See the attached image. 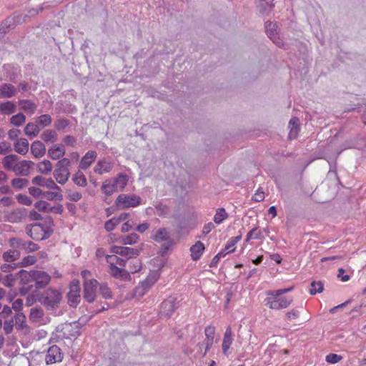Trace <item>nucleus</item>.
Returning <instances> with one entry per match:
<instances>
[{"mask_svg": "<svg viewBox=\"0 0 366 366\" xmlns=\"http://www.w3.org/2000/svg\"><path fill=\"white\" fill-rule=\"evenodd\" d=\"M139 237L136 233H132L127 236H122L119 238V242L122 244H134L139 240Z\"/></svg>", "mask_w": 366, "mask_h": 366, "instance_id": "nucleus-38", "label": "nucleus"}, {"mask_svg": "<svg viewBox=\"0 0 366 366\" xmlns=\"http://www.w3.org/2000/svg\"><path fill=\"white\" fill-rule=\"evenodd\" d=\"M227 217L228 214L227 213L226 210L222 207L218 208L214 217V222L219 224H221L224 219H227Z\"/></svg>", "mask_w": 366, "mask_h": 366, "instance_id": "nucleus-41", "label": "nucleus"}, {"mask_svg": "<svg viewBox=\"0 0 366 366\" xmlns=\"http://www.w3.org/2000/svg\"><path fill=\"white\" fill-rule=\"evenodd\" d=\"M27 216V209L17 208L5 214V220L10 223L21 222Z\"/></svg>", "mask_w": 366, "mask_h": 366, "instance_id": "nucleus-11", "label": "nucleus"}, {"mask_svg": "<svg viewBox=\"0 0 366 366\" xmlns=\"http://www.w3.org/2000/svg\"><path fill=\"white\" fill-rule=\"evenodd\" d=\"M34 275L35 276L33 285L36 292L38 290L44 288L51 281V277L46 272L36 270V273Z\"/></svg>", "mask_w": 366, "mask_h": 366, "instance_id": "nucleus-9", "label": "nucleus"}, {"mask_svg": "<svg viewBox=\"0 0 366 366\" xmlns=\"http://www.w3.org/2000/svg\"><path fill=\"white\" fill-rule=\"evenodd\" d=\"M81 324L79 322H65L58 327L57 331H61L64 338L77 337L81 335Z\"/></svg>", "mask_w": 366, "mask_h": 366, "instance_id": "nucleus-2", "label": "nucleus"}, {"mask_svg": "<svg viewBox=\"0 0 366 366\" xmlns=\"http://www.w3.org/2000/svg\"><path fill=\"white\" fill-rule=\"evenodd\" d=\"M11 184L15 189H21L27 187L29 180L24 178H15L11 180Z\"/></svg>", "mask_w": 366, "mask_h": 366, "instance_id": "nucleus-46", "label": "nucleus"}, {"mask_svg": "<svg viewBox=\"0 0 366 366\" xmlns=\"http://www.w3.org/2000/svg\"><path fill=\"white\" fill-rule=\"evenodd\" d=\"M16 197L17 201L20 204H24V205L29 206L32 204V202H33L32 199L29 197H28L25 194H19L16 195Z\"/></svg>", "mask_w": 366, "mask_h": 366, "instance_id": "nucleus-55", "label": "nucleus"}, {"mask_svg": "<svg viewBox=\"0 0 366 366\" xmlns=\"http://www.w3.org/2000/svg\"><path fill=\"white\" fill-rule=\"evenodd\" d=\"M159 278V274L158 272L154 271L149 273L147 277L136 288V294L139 296H143L154 285Z\"/></svg>", "mask_w": 366, "mask_h": 366, "instance_id": "nucleus-6", "label": "nucleus"}, {"mask_svg": "<svg viewBox=\"0 0 366 366\" xmlns=\"http://www.w3.org/2000/svg\"><path fill=\"white\" fill-rule=\"evenodd\" d=\"M54 230L49 226L43 225V232L41 233V240L47 239L53 234Z\"/></svg>", "mask_w": 366, "mask_h": 366, "instance_id": "nucleus-63", "label": "nucleus"}, {"mask_svg": "<svg viewBox=\"0 0 366 366\" xmlns=\"http://www.w3.org/2000/svg\"><path fill=\"white\" fill-rule=\"evenodd\" d=\"M65 154V149L63 145L61 146H57L54 145L52 147L49 149L48 150V155L52 159H59L61 157H62Z\"/></svg>", "mask_w": 366, "mask_h": 366, "instance_id": "nucleus-28", "label": "nucleus"}, {"mask_svg": "<svg viewBox=\"0 0 366 366\" xmlns=\"http://www.w3.org/2000/svg\"><path fill=\"white\" fill-rule=\"evenodd\" d=\"M36 270H31L29 272L21 269L16 274V277L20 278V283L23 285H34V276Z\"/></svg>", "mask_w": 366, "mask_h": 366, "instance_id": "nucleus-16", "label": "nucleus"}, {"mask_svg": "<svg viewBox=\"0 0 366 366\" xmlns=\"http://www.w3.org/2000/svg\"><path fill=\"white\" fill-rule=\"evenodd\" d=\"M141 198L135 194H119L116 200V204L122 209L135 207L140 204Z\"/></svg>", "mask_w": 366, "mask_h": 366, "instance_id": "nucleus-3", "label": "nucleus"}, {"mask_svg": "<svg viewBox=\"0 0 366 366\" xmlns=\"http://www.w3.org/2000/svg\"><path fill=\"white\" fill-rule=\"evenodd\" d=\"M14 320L16 329L17 330H21L24 332V334H27L29 332V327L26 322V316L23 313H16Z\"/></svg>", "mask_w": 366, "mask_h": 366, "instance_id": "nucleus-20", "label": "nucleus"}, {"mask_svg": "<svg viewBox=\"0 0 366 366\" xmlns=\"http://www.w3.org/2000/svg\"><path fill=\"white\" fill-rule=\"evenodd\" d=\"M68 299L69 305L71 307H76L77 304L79 303L81 296L79 292H76V290H74V289H71L70 291L68 293Z\"/></svg>", "mask_w": 366, "mask_h": 366, "instance_id": "nucleus-37", "label": "nucleus"}, {"mask_svg": "<svg viewBox=\"0 0 366 366\" xmlns=\"http://www.w3.org/2000/svg\"><path fill=\"white\" fill-rule=\"evenodd\" d=\"M34 207L39 212H51L61 214L64 212V207L61 204H58L57 206L54 207H50L49 203L44 200L36 202L34 204Z\"/></svg>", "mask_w": 366, "mask_h": 366, "instance_id": "nucleus-10", "label": "nucleus"}, {"mask_svg": "<svg viewBox=\"0 0 366 366\" xmlns=\"http://www.w3.org/2000/svg\"><path fill=\"white\" fill-rule=\"evenodd\" d=\"M61 300V294L57 290L51 288L38 295V300L44 306L51 309L57 307Z\"/></svg>", "mask_w": 366, "mask_h": 366, "instance_id": "nucleus-1", "label": "nucleus"}, {"mask_svg": "<svg viewBox=\"0 0 366 366\" xmlns=\"http://www.w3.org/2000/svg\"><path fill=\"white\" fill-rule=\"evenodd\" d=\"M178 307L179 303L177 302L176 299L174 297H169L162 302L160 306V314L162 316L169 318Z\"/></svg>", "mask_w": 366, "mask_h": 366, "instance_id": "nucleus-7", "label": "nucleus"}, {"mask_svg": "<svg viewBox=\"0 0 366 366\" xmlns=\"http://www.w3.org/2000/svg\"><path fill=\"white\" fill-rule=\"evenodd\" d=\"M20 255L21 254L19 249H14L4 252L2 258L6 262H13L14 261L19 259Z\"/></svg>", "mask_w": 366, "mask_h": 366, "instance_id": "nucleus-31", "label": "nucleus"}, {"mask_svg": "<svg viewBox=\"0 0 366 366\" xmlns=\"http://www.w3.org/2000/svg\"><path fill=\"white\" fill-rule=\"evenodd\" d=\"M74 182L80 187H86V178L85 175L80 171H78L73 177Z\"/></svg>", "mask_w": 366, "mask_h": 366, "instance_id": "nucleus-43", "label": "nucleus"}, {"mask_svg": "<svg viewBox=\"0 0 366 366\" xmlns=\"http://www.w3.org/2000/svg\"><path fill=\"white\" fill-rule=\"evenodd\" d=\"M99 292L104 299H110L112 297L110 289L105 284L99 285Z\"/></svg>", "mask_w": 366, "mask_h": 366, "instance_id": "nucleus-54", "label": "nucleus"}, {"mask_svg": "<svg viewBox=\"0 0 366 366\" xmlns=\"http://www.w3.org/2000/svg\"><path fill=\"white\" fill-rule=\"evenodd\" d=\"M232 332L230 327H228L226 329V331L224 334V338L222 341V351L224 354H227V350H229L230 345L232 343Z\"/></svg>", "mask_w": 366, "mask_h": 366, "instance_id": "nucleus-29", "label": "nucleus"}, {"mask_svg": "<svg viewBox=\"0 0 366 366\" xmlns=\"http://www.w3.org/2000/svg\"><path fill=\"white\" fill-rule=\"evenodd\" d=\"M43 224L35 223L26 225L25 230L26 234L35 241H41V233L43 232Z\"/></svg>", "mask_w": 366, "mask_h": 366, "instance_id": "nucleus-12", "label": "nucleus"}, {"mask_svg": "<svg viewBox=\"0 0 366 366\" xmlns=\"http://www.w3.org/2000/svg\"><path fill=\"white\" fill-rule=\"evenodd\" d=\"M204 250V244L200 241H197L190 248L192 259L194 261L199 260L200 259L202 254H203Z\"/></svg>", "mask_w": 366, "mask_h": 366, "instance_id": "nucleus-24", "label": "nucleus"}, {"mask_svg": "<svg viewBox=\"0 0 366 366\" xmlns=\"http://www.w3.org/2000/svg\"><path fill=\"white\" fill-rule=\"evenodd\" d=\"M70 124L69 120L66 119H57L54 123V127L59 131H64Z\"/></svg>", "mask_w": 366, "mask_h": 366, "instance_id": "nucleus-50", "label": "nucleus"}, {"mask_svg": "<svg viewBox=\"0 0 366 366\" xmlns=\"http://www.w3.org/2000/svg\"><path fill=\"white\" fill-rule=\"evenodd\" d=\"M155 209L157 212V214L159 216L162 215H167L169 212V208L168 206L163 204L162 203H159L155 206Z\"/></svg>", "mask_w": 366, "mask_h": 366, "instance_id": "nucleus-58", "label": "nucleus"}, {"mask_svg": "<svg viewBox=\"0 0 366 366\" xmlns=\"http://www.w3.org/2000/svg\"><path fill=\"white\" fill-rule=\"evenodd\" d=\"M141 250L142 248H130L117 245H114L111 247V252L125 257L127 259L137 257Z\"/></svg>", "mask_w": 366, "mask_h": 366, "instance_id": "nucleus-8", "label": "nucleus"}, {"mask_svg": "<svg viewBox=\"0 0 366 366\" xmlns=\"http://www.w3.org/2000/svg\"><path fill=\"white\" fill-rule=\"evenodd\" d=\"M257 227H254L247 233L246 242H249L251 239H258L261 238V232L257 231Z\"/></svg>", "mask_w": 366, "mask_h": 366, "instance_id": "nucleus-57", "label": "nucleus"}, {"mask_svg": "<svg viewBox=\"0 0 366 366\" xmlns=\"http://www.w3.org/2000/svg\"><path fill=\"white\" fill-rule=\"evenodd\" d=\"M19 159V157L16 154H9L4 157L2 159V164L6 170H11L14 172L15 164Z\"/></svg>", "mask_w": 366, "mask_h": 366, "instance_id": "nucleus-23", "label": "nucleus"}, {"mask_svg": "<svg viewBox=\"0 0 366 366\" xmlns=\"http://www.w3.org/2000/svg\"><path fill=\"white\" fill-rule=\"evenodd\" d=\"M54 180L51 178L46 179L45 177L39 175L34 177L31 180V182L34 185H37L39 187H45L47 189L52 187V182Z\"/></svg>", "mask_w": 366, "mask_h": 366, "instance_id": "nucleus-30", "label": "nucleus"}, {"mask_svg": "<svg viewBox=\"0 0 366 366\" xmlns=\"http://www.w3.org/2000/svg\"><path fill=\"white\" fill-rule=\"evenodd\" d=\"M44 197L46 198L48 200L52 201V200H58L61 201L63 199V195L60 192H44Z\"/></svg>", "mask_w": 366, "mask_h": 366, "instance_id": "nucleus-49", "label": "nucleus"}, {"mask_svg": "<svg viewBox=\"0 0 366 366\" xmlns=\"http://www.w3.org/2000/svg\"><path fill=\"white\" fill-rule=\"evenodd\" d=\"M40 132V128L36 122H29L24 127V133L30 139L36 137Z\"/></svg>", "mask_w": 366, "mask_h": 366, "instance_id": "nucleus-26", "label": "nucleus"}, {"mask_svg": "<svg viewBox=\"0 0 366 366\" xmlns=\"http://www.w3.org/2000/svg\"><path fill=\"white\" fill-rule=\"evenodd\" d=\"M97 153L96 151L89 150L82 157L79 167L81 169H86L96 159Z\"/></svg>", "mask_w": 366, "mask_h": 366, "instance_id": "nucleus-18", "label": "nucleus"}, {"mask_svg": "<svg viewBox=\"0 0 366 366\" xmlns=\"http://www.w3.org/2000/svg\"><path fill=\"white\" fill-rule=\"evenodd\" d=\"M16 110V107L12 102L8 101L0 104V112L3 114H11L14 113Z\"/></svg>", "mask_w": 366, "mask_h": 366, "instance_id": "nucleus-32", "label": "nucleus"}, {"mask_svg": "<svg viewBox=\"0 0 366 366\" xmlns=\"http://www.w3.org/2000/svg\"><path fill=\"white\" fill-rule=\"evenodd\" d=\"M265 301L266 305L272 310H282L287 308L292 302V297L280 296H270Z\"/></svg>", "mask_w": 366, "mask_h": 366, "instance_id": "nucleus-5", "label": "nucleus"}, {"mask_svg": "<svg viewBox=\"0 0 366 366\" xmlns=\"http://www.w3.org/2000/svg\"><path fill=\"white\" fill-rule=\"evenodd\" d=\"M342 359V357L341 355L330 353L327 355L325 357V360L327 362L330 364H335L338 362H340Z\"/></svg>", "mask_w": 366, "mask_h": 366, "instance_id": "nucleus-59", "label": "nucleus"}, {"mask_svg": "<svg viewBox=\"0 0 366 366\" xmlns=\"http://www.w3.org/2000/svg\"><path fill=\"white\" fill-rule=\"evenodd\" d=\"M62 360V354L57 345L49 347L45 356V362L47 365L60 362Z\"/></svg>", "mask_w": 366, "mask_h": 366, "instance_id": "nucleus-13", "label": "nucleus"}, {"mask_svg": "<svg viewBox=\"0 0 366 366\" xmlns=\"http://www.w3.org/2000/svg\"><path fill=\"white\" fill-rule=\"evenodd\" d=\"M26 122V116L23 113H18L10 119V123L15 127H20Z\"/></svg>", "mask_w": 366, "mask_h": 366, "instance_id": "nucleus-40", "label": "nucleus"}, {"mask_svg": "<svg viewBox=\"0 0 366 366\" xmlns=\"http://www.w3.org/2000/svg\"><path fill=\"white\" fill-rule=\"evenodd\" d=\"M53 174L56 182L60 184H64L68 181L70 176V174L67 175L66 173L62 171H59V169H55Z\"/></svg>", "mask_w": 366, "mask_h": 366, "instance_id": "nucleus-39", "label": "nucleus"}, {"mask_svg": "<svg viewBox=\"0 0 366 366\" xmlns=\"http://www.w3.org/2000/svg\"><path fill=\"white\" fill-rule=\"evenodd\" d=\"M16 276H14L11 274L6 275L3 280L4 285L7 287H13L16 280Z\"/></svg>", "mask_w": 366, "mask_h": 366, "instance_id": "nucleus-62", "label": "nucleus"}, {"mask_svg": "<svg viewBox=\"0 0 366 366\" xmlns=\"http://www.w3.org/2000/svg\"><path fill=\"white\" fill-rule=\"evenodd\" d=\"M293 290V287H290L288 288L280 289L277 290H269L267 292V295L269 296H281L283 294H285L288 292H290Z\"/></svg>", "mask_w": 366, "mask_h": 366, "instance_id": "nucleus-56", "label": "nucleus"}, {"mask_svg": "<svg viewBox=\"0 0 366 366\" xmlns=\"http://www.w3.org/2000/svg\"><path fill=\"white\" fill-rule=\"evenodd\" d=\"M71 162L70 160L67 158H63L60 159L57 164H56V168L59 169V171H62L64 173H66V174H70L69 166L70 165Z\"/></svg>", "mask_w": 366, "mask_h": 366, "instance_id": "nucleus-42", "label": "nucleus"}, {"mask_svg": "<svg viewBox=\"0 0 366 366\" xmlns=\"http://www.w3.org/2000/svg\"><path fill=\"white\" fill-rule=\"evenodd\" d=\"M98 285L99 282L94 279L84 281L83 298L87 302L92 303L96 300Z\"/></svg>", "mask_w": 366, "mask_h": 366, "instance_id": "nucleus-4", "label": "nucleus"}, {"mask_svg": "<svg viewBox=\"0 0 366 366\" xmlns=\"http://www.w3.org/2000/svg\"><path fill=\"white\" fill-rule=\"evenodd\" d=\"M34 163L29 160H22L15 164L14 172L17 175L26 177L30 174V167L33 166Z\"/></svg>", "mask_w": 366, "mask_h": 366, "instance_id": "nucleus-15", "label": "nucleus"}, {"mask_svg": "<svg viewBox=\"0 0 366 366\" xmlns=\"http://www.w3.org/2000/svg\"><path fill=\"white\" fill-rule=\"evenodd\" d=\"M43 315V310L40 307H34L31 309L29 319L33 321H36L42 317Z\"/></svg>", "mask_w": 366, "mask_h": 366, "instance_id": "nucleus-48", "label": "nucleus"}, {"mask_svg": "<svg viewBox=\"0 0 366 366\" xmlns=\"http://www.w3.org/2000/svg\"><path fill=\"white\" fill-rule=\"evenodd\" d=\"M16 93V87L11 84L4 83L0 86V98H11Z\"/></svg>", "mask_w": 366, "mask_h": 366, "instance_id": "nucleus-19", "label": "nucleus"}, {"mask_svg": "<svg viewBox=\"0 0 366 366\" xmlns=\"http://www.w3.org/2000/svg\"><path fill=\"white\" fill-rule=\"evenodd\" d=\"M37 170L42 174H48L52 170V164L49 160H44L37 164Z\"/></svg>", "mask_w": 366, "mask_h": 366, "instance_id": "nucleus-36", "label": "nucleus"}, {"mask_svg": "<svg viewBox=\"0 0 366 366\" xmlns=\"http://www.w3.org/2000/svg\"><path fill=\"white\" fill-rule=\"evenodd\" d=\"M11 21L12 19H7L1 22L0 24V39L2 38L4 34L9 31Z\"/></svg>", "mask_w": 366, "mask_h": 366, "instance_id": "nucleus-53", "label": "nucleus"}, {"mask_svg": "<svg viewBox=\"0 0 366 366\" xmlns=\"http://www.w3.org/2000/svg\"><path fill=\"white\" fill-rule=\"evenodd\" d=\"M31 152L36 158H41L46 153V147L44 144L39 141H34L31 145Z\"/></svg>", "mask_w": 366, "mask_h": 366, "instance_id": "nucleus-22", "label": "nucleus"}, {"mask_svg": "<svg viewBox=\"0 0 366 366\" xmlns=\"http://www.w3.org/2000/svg\"><path fill=\"white\" fill-rule=\"evenodd\" d=\"M127 176L126 174L120 173L114 179V184H116L117 187H119L121 189H123L127 185Z\"/></svg>", "mask_w": 366, "mask_h": 366, "instance_id": "nucleus-47", "label": "nucleus"}, {"mask_svg": "<svg viewBox=\"0 0 366 366\" xmlns=\"http://www.w3.org/2000/svg\"><path fill=\"white\" fill-rule=\"evenodd\" d=\"M273 1L274 0H260V2L257 6L259 11L261 14H265L270 11L274 6Z\"/></svg>", "mask_w": 366, "mask_h": 366, "instance_id": "nucleus-35", "label": "nucleus"}, {"mask_svg": "<svg viewBox=\"0 0 366 366\" xmlns=\"http://www.w3.org/2000/svg\"><path fill=\"white\" fill-rule=\"evenodd\" d=\"M36 261V258L34 256L29 255L26 257H24L21 263L19 264V266L21 267H26L29 265L34 264Z\"/></svg>", "mask_w": 366, "mask_h": 366, "instance_id": "nucleus-60", "label": "nucleus"}, {"mask_svg": "<svg viewBox=\"0 0 366 366\" xmlns=\"http://www.w3.org/2000/svg\"><path fill=\"white\" fill-rule=\"evenodd\" d=\"M151 238L157 242L166 241L167 243L172 244L173 242L169 232L165 227L159 228Z\"/></svg>", "mask_w": 366, "mask_h": 366, "instance_id": "nucleus-17", "label": "nucleus"}, {"mask_svg": "<svg viewBox=\"0 0 366 366\" xmlns=\"http://www.w3.org/2000/svg\"><path fill=\"white\" fill-rule=\"evenodd\" d=\"M36 122L39 126L46 127L51 124L52 119L49 114H42L36 119Z\"/></svg>", "mask_w": 366, "mask_h": 366, "instance_id": "nucleus-44", "label": "nucleus"}, {"mask_svg": "<svg viewBox=\"0 0 366 366\" xmlns=\"http://www.w3.org/2000/svg\"><path fill=\"white\" fill-rule=\"evenodd\" d=\"M29 194L34 198H39L41 196L44 197V192L41 189L35 187H31L29 188Z\"/></svg>", "mask_w": 366, "mask_h": 366, "instance_id": "nucleus-61", "label": "nucleus"}, {"mask_svg": "<svg viewBox=\"0 0 366 366\" xmlns=\"http://www.w3.org/2000/svg\"><path fill=\"white\" fill-rule=\"evenodd\" d=\"M310 294L315 295L317 293H321L324 290L323 283L321 281H313L310 284Z\"/></svg>", "mask_w": 366, "mask_h": 366, "instance_id": "nucleus-45", "label": "nucleus"}, {"mask_svg": "<svg viewBox=\"0 0 366 366\" xmlns=\"http://www.w3.org/2000/svg\"><path fill=\"white\" fill-rule=\"evenodd\" d=\"M119 224V222H118L117 218L113 217L105 222L104 228L107 232H112Z\"/></svg>", "mask_w": 366, "mask_h": 366, "instance_id": "nucleus-52", "label": "nucleus"}, {"mask_svg": "<svg viewBox=\"0 0 366 366\" xmlns=\"http://www.w3.org/2000/svg\"><path fill=\"white\" fill-rule=\"evenodd\" d=\"M113 168V164L106 160L99 161L94 168L95 173L102 174L104 172H109Z\"/></svg>", "mask_w": 366, "mask_h": 366, "instance_id": "nucleus-25", "label": "nucleus"}, {"mask_svg": "<svg viewBox=\"0 0 366 366\" xmlns=\"http://www.w3.org/2000/svg\"><path fill=\"white\" fill-rule=\"evenodd\" d=\"M116 184H105L104 183L102 186V189L104 194L109 196L112 195L114 192L117 191Z\"/></svg>", "mask_w": 366, "mask_h": 366, "instance_id": "nucleus-51", "label": "nucleus"}, {"mask_svg": "<svg viewBox=\"0 0 366 366\" xmlns=\"http://www.w3.org/2000/svg\"><path fill=\"white\" fill-rule=\"evenodd\" d=\"M57 137L56 132L52 129H46L41 134V138L45 142L54 143L57 140Z\"/></svg>", "mask_w": 366, "mask_h": 366, "instance_id": "nucleus-33", "label": "nucleus"}, {"mask_svg": "<svg viewBox=\"0 0 366 366\" xmlns=\"http://www.w3.org/2000/svg\"><path fill=\"white\" fill-rule=\"evenodd\" d=\"M288 127L290 129L289 139H295L300 132V119L296 117H292L289 122Z\"/></svg>", "mask_w": 366, "mask_h": 366, "instance_id": "nucleus-21", "label": "nucleus"}, {"mask_svg": "<svg viewBox=\"0 0 366 366\" xmlns=\"http://www.w3.org/2000/svg\"><path fill=\"white\" fill-rule=\"evenodd\" d=\"M265 29L269 38L279 47H282L284 46L283 41L280 38L277 36V33L276 32V24L271 22L267 21L265 23Z\"/></svg>", "mask_w": 366, "mask_h": 366, "instance_id": "nucleus-14", "label": "nucleus"}, {"mask_svg": "<svg viewBox=\"0 0 366 366\" xmlns=\"http://www.w3.org/2000/svg\"><path fill=\"white\" fill-rule=\"evenodd\" d=\"M12 150L11 144L6 142L0 143V154H6Z\"/></svg>", "mask_w": 366, "mask_h": 366, "instance_id": "nucleus-64", "label": "nucleus"}, {"mask_svg": "<svg viewBox=\"0 0 366 366\" xmlns=\"http://www.w3.org/2000/svg\"><path fill=\"white\" fill-rule=\"evenodd\" d=\"M29 142L26 139L21 138L14 142V149L17 153L24 155L29 151Z\"/></svg>", "mask_w": 366, "mask_h": 366, "instance_id": "nucleus-27", "label": "nucleus"}, {"mask_svg": "<svg viewBox=\"0 0 366 366\" xmlns=\"http://www.w3.org/2000/svg\"><path fill=\"white\" fill-rule=\"evenodd\" d=\"M19 104L21 106V109L29 112L31 114H34L36 109V105L29 99H21L19 101Z\"/></svg>", "mask_w": 366, "mask_h": 366, "instance_id": "nucleus-34", "label": "nucleus"}]
</instances>
